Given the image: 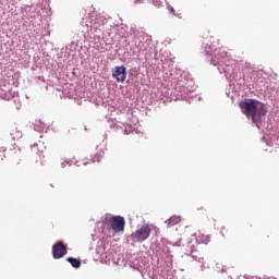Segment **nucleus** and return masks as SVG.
I'll return each mask as SVG.
<instances>
[{"instance_id": "1", "label": "nucleus", "mask_w": 279, "mask_h": 279, "mask_svg": "<svg viewBox=\"0 0 279 279\" xmlns=\"http://www.w3.org/2000/svg\"><path fill=\"white\" fill-rule=\"evenodd\" d=\"M240 108L243 114L251 119L257 128H259L258 123H263V117L267 114L265 104L252 98H245L244 101L240 102Z\"/></svg>"}, {"instance_id": "2", "label": "nucleus", "mask_w": 279, "mask_h": 279, "mask_svg": "<svg viewBox=\"0 0 279 279\" xmlns=\"http://www.w3.org/2000/svg\"><path fill=\"white\" fill-rule=\"evenodd\" d=\"M210 63L214 66H218L219 73H225L226 76L234 74V66L230 64V60H228V52L226 50L219 48L214 49L213 53H210Z\"/></svg>"}, {"instance_id": "3", "label": "nucleus", "mask_w": 279, "mask_h": 279, "mask_svg": "<svg viewBox=\"0 0 279 279\" xmlns=\"http://www.w3.org/2000/svg\"><path fill=\"white\" fill-rule=\"evenodd\" d=\"M104 29H105V25L100 24V25H94L90 26V29L84 34L85 36V40H88V43H99L101 40V38L104 39Z\"/></svg>"}, {"instance_id": "4", "label": "nucleus", "mask_w": 279, "mask_h": 279, "mask_svg": "<svg viewBox=\"0 0 279 279\" xmlns=\"http://www.w3.org/2000/svg\"><path fill=\"white\" fill-rule=\"evenodd\" d=\"M149 234H151V229L149 226L144 225L131 234V239L133 243H143V241L149 239Z\"/></svg>"}, {"instance_id": "5", "label": "nucleus", "mask_w": 279, "mask_h": 279, "mask_svg": "<svg viewBox=\"0 0 279 279\" xmlns=\"http://www.w3.org/2000/svg\"><path fill=\"white\" fill-rule=\"evenodd\" d=\"M109 223L113 232L119 233L125 230V218L121 216H112L109 218Z\"/></svg>"}, {"instance_id": "6", "label": "nucleus", "mask_w": 279, "mask_h": 279, "mask_svg": "<svg viewBox=\"0 0 279 279\" xmlns=\"http://www.w3.org/2000/svg\"><path fill=\"white\" fill-rule=\"evenodd\" d=\"M66 244L62 240H59L54 245H52V256L53 258H63L66 256Z\"/></svg>"}, {"instance_id": "7", "label": "nucleus", "mask_w": 279, "mask_h": 279, "mask_svg": "<svg viewBox=\"0 0 279 279\" xmlns=\"http://www.w3.org/2000/svg\"><path fill=\"white\" fill-rule=\"evenodd\" d=\"M112 77L117 80V82H125V77H128V69L124 65H117L112 69Z\"/></svg>"}, {"instance_id": "8", "label": "nucleus", "mask_w": 279, "mask_h": 279, "mask_svg": "<svg viewBox=\"0 0 279 279\" xmlns=\"http://www.w3.org/2000/svg\"><path fill=\"white\" fill-rule=\"evenodd\" d=\"M66 262L70 263L72 267H74V269H80V267H82V260H80L78 258L68 257Z\"/></svg>"}, {"instance_id": "9", "label": "nucleus", "mask_w": 279, "mask_h": 279, "mask_svg": "<svg viewBox=\"0 0 279 279\" xmlns=\"http://www.w3.org/2000/svg\"><path fill=\"white\" fill-rule=\"evenodd\" d=\"M181 220L180 216H172L170 219L166 220V223L168 225V228H171L172 226L180 223Z\"/></svg>"}, {"instance_id": "10", "label": "nucleus", "mask_w": 279, "mask_h": 279, "mask_svg": "<svg viewBox=\"0 0 279 279\" xmlns=\"http://www.w3.org/2000/svg\"><path fill=\"white\" fill-rule=\"evenodd\" d=\"M192 258L196 260L197 263H204V257L197 256V251H192L191 254Z\"/></svg>"}, {"instance_id": "11", "label": "nucleus", "mask_w": 279, "mask_h": 279, "mask_svg": "<svg viewBox=\"0 0 279 279\" xmlns=\"http://www.w3.org/2000/svg\"><path fill=\"white\" fill-rule=\"evenodd\" d=\"M175 90L179 92L177 95H180V97H184V95H186V87L178 86L175 87Z\"/></svg>"}, {"instance_id": "12", "label": "nucleus", "mask_w": 279, "mask_h": 279, "mask_svg": "<svg viewBox=\"0 0 279 279\" xmlns=\"http://www.w3.org/2000/svg\"><path fill=\"white\" fill-rule=\"evenodd\" d=\"M213 49H214V46H210V45L207 44L205 46V54L210 56V53L213 52Z\"/></svg>"}, {"instance_id": "13", "label": "nucleus", "mask_w": 279, "mask_h": 279, "mask_svg": "<svg viewBox=\"0 0 279 279\" xmlns=\"http://www.w3.org/2000/svg\"><path fill=\"white\" fill-rule=\"evenodd\" d=\"M182 239L178 240L177 242H169V245H172V247H181L182 246Z\"/></svg>"}, {"instance_id": "14", "label": "nucleus", "mask_w": 279, "mask_h": 279, "mask_svg": "<svg viewBox=\"0 0 279 279\" xmlns=\"http://www.w3.org/2000/svg\"><path fill=\"white\" fill-rule=\"evenodd\" d=\"M153 4L156 7V8H160L162 5V2L160 0H153Z\"/></svg>"}, {"instance_id": "15", "label": "nucleus", "mask_w": 279, "mask_h": 279, "mask_svg": "<svg viewBox=\"0 0 279 279\" xmlns=\"http://www.w3.org/2000/svg\"><path fill=\"white\" fill-rule=\"evenodd\" d=\"M168 10L171 12V14H175V9H173V7L168 5Z\"/></svg>"}, {"instance_id": "16", "label": "nucleus", "mask_w": 279, "mask_h": 279, "mask_svg": "<svg viewBox=\"0 0 279 279\" xmlns=\"http://www.w3.org/2000/svg\"><path fill=\"white\" fill-rule=\"evenodd\" d=\"M66 165H71V162H70V161H63V162L61 163L62 169H64V167H66Z\"/></svg>"}, {"instance_id": "17", "label": "nucleus", "mask_w": 279, "mask_h": 279, "mask_svg": "<svg viewBox=\"0 0 279 279\" xmlns=\"http://www.w3.org/2000/svg\"><path fill=\"white\" fill-rule=\"evenodd\" d=\"M93 162H99V157H95V158L93 159Z\"/></svg>"}, {"instance_id": "18", "label": "nucleus", "mask_w": 279, "mask_h": 279, "mask_svg": "<svg viewBox=\"0 0 279 279\" xmlns=\"http://www.w3.org/2000/svg\"><path fill=\"white\" fill-rule=\"evenodd\" d=\"M124 134H128V130H124Z\"/></svg>"}, {"instance_id": "19", "label": "nucleus", "mask_w": 279, "mask_h": 279, "mask_svg": "<svg viewBox=\"0 0 279 279\" xmlns=\"http://www.w3.org/2000/svg\"><path fill=\"white\" fill-rule=\"evenodd\" d=\"M221 271H222V272L226 271V268H222Z\"/></svg>"}]
</instances>
